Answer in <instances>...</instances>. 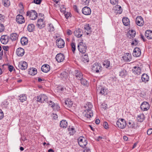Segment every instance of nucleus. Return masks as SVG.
Instances as JSON below:
<instances>
[{
	"instance_id": "nucleus-53",
	"label": "nucleus",
	"mask_w": 152,
	"mask_h": 152,
	"mask_svg": "<svg viewBox=\"0 0 152 152\" xmlns=\"http://www.w3.org/2000/svg\"><path fill=\"white\" fill-rule=\"evenodd\" d=\"M138 40L135 39L132 43V45H136L138 44Z\"/></svg>"
},
{
	"instance_id": "nucleus-54",
	"label": "nucleus",
	"mask_w": 152,
	"mask_h": 152,
	"mask_svg": "<svg viewBox=\"0 0 152 152\" xmlns=\"http://www.w3.org/2000/svg\"><path fill=\"white\" fill-rule=\"evenodd\" d=\"M4 29V26L2 24H0V32L3 31Z\"/></svg>"
},
{
	"instance_id": "nucleus-25",
	"label": "nucleus",
	"mask_w": 152,
	"mask_h": 152,
	"mask_svg": "<svg viewBox=\"0 0 152 152\" xmlns=\"http://www.w3.org/2000/svg\"><path fill=\"white\" fill-rule=\"evenodd\" d=\"M92 107L93 106L91 103L88 102L84 106V110H88L90 112Z\"/></svg>"
},
{
	"instance_id": "nucleus-28",
	"label": "nucleus",
	"mask_w": 152,
	"mask_h": 152,
	"mask_svg": "<svg viewBox=\"0 0 152 152\" xmlns=\"http://www.w3.org/2000/svg\"><path fill=\"white\" fill-rule=\"evenodd\" d=\"M73 102L70 99H67L65 101V104L66 107L70 108L72 107Z\"/></svg>"
},
{
	"instance_id": "nucleus-50",
	"label": "nucleus",
	"mask_w": 152,
	"mask_h": 152,
	"mask_svg": "<svg viewBox=\"0 0 152 152\" xmlns=\"http://www.w3.org/2000/svg\"><path fill=\"white\" fill-rule=\"evenodd\" d=\"M64 16H65V18L67 19L70 16V12H64Z\"/></svg>"
},
{
	"instance_id": "nucleus-6",
	"label": "nucleus",
	"mask_w": 152,
	"mask_h": 152,
	"mask_svg": "<svg viewBox=\"0 0 152 152\" xmlns=\"http://www.w3.org/2000/svg\"><path fill=\"white\" fill-rule=\"evenodd\" d=\"M37 101L41 103L44 102V101L48 102V97L45 94H41L37 97Z\"/></svg>"
},
{
	"instance_id": "nucleus-12",
	"label": "nucleus",
	"mask_w": 152,
	"mask_h": 152,
	"mask_svg": "<svg viewBox=\"0 0 152 152\" xmlns=\"http://www.w3.org/2000/svg\"><path fill=\"white\" fill-rule=\"evenodd\" d=\"M17 22L20 24H22L25 22V19L24 17L21 15H18L16 18Z\"/></svg>"
},
{
	"instance_id": "nucleus-11",
	"label": "nucleus",
	"mask_w": 152,
	"mask_h": 152,
	"mask_svg": "<svg viewBox=\"0 0 152 152\" xmlns=\"http://www.w3.org/2000/svg\"><path fill=\"white\" fill-rule=\"evenodd\" d=\"M140 108L143 111H147L150 108V105L147 102H144L141 105Z\"/></svg>"
},
{
	"instance_id": "nucleus-48",
	"label": "nucleus",
	"mask_w": 152,
	"mask_h": 152,
	"mask_svg": "<svg viewBox=\"0 0 152 152\" xmlns=\"http://www.w3.org/2000/svg\"><path fill=\"white\" fill-rule=\"evenodd\" d=\"M71 47L73 53H74L75 50V43L74 42L71 43Z\"/></svg>"
},
{
	"instance_id": "nucleus-21",
	"label": "nucleus",
	"mask_w": 152,
	"mask_h": 152,
	"mask_svg": "<svg viewBox=\"0 0 152 152\" xmlns=\"http://www.w3.org/2000/svg\"><path fill=\"white\" fill-rule=\"evenodd\" d=\"M132 71L133 73L135 75H139L141 73V68L138 66H134L133 69Z\"/></svg>"
},
{
	"instance_id": "nucleus-1",
	"label": "nucleus",
	"mask_w": 152,
	"mask_h": 152,
	"mask_svg": "<svg viewBox=\"0 0 152 152\" xmlns=\"http://www.w3.org/2000/svg\"><path fill=\"white\" fill-rule=\"evenodd\" d=\"M87 46L85 43L82 42H79L77 45V48L79 51L82 53H85L86 52Z\"/></svg>"
},
{
	"instance_id": "nucleus-34",
	"label": "nucleus",
	"mask_w": 152,
	"mask_h": 152,
	"mask_svg": "<svg viewBox=\"0 0 152 152\" xmlns=\"http://www.w3.org/2000/svg\"><path fill=\"white\" fill-rule=\"evenodd\" d=\"M18 99L22 102H23L27 99V97L26 94H22L18 96Z\"/></svg>"
},
{
	"instance_id": "nucleus-17",
	"label": "nucleus",
	"mask_w": 152,
	"mask_h": 152,
	"mask_svg": "<svg viewBox=\"0 0 152 152\" xmlns=\"http://www.w3.org/2000/svg\"><path fill=\"white\" fill-rule=\"evenodd\" d=\"M82 13L86 15H89L91 14V10L90 8L87 7H83L82 10Z\"/></svg>"
},
{
	"instance_id": "nucleus-19",
	"label": "nucleus",
	"mask_w": 152,
	"mask_h": 152,
	"mask_svg": "<svg viewBox=\"0 0 152 152\" xmlns=\"http://www.w3.org/2000/svg\"><path fill=\"white\" fill-rule=\"evenodd\" d=\"M8 36L7 35H4L1 36L0 40L1 43L4 44H7L9 41Z\"/></svg>"
},
{
	"instance_id": "nucleus-22",
	"label": "nucleus",
	"mask_w": 152,
	"mask_h": 152,
	"mask_svg": "<svg viewBox=\"0 0 152 152\" xmlns=\"http://www.w3.org/2000/svg\"><path fill=\"white\" fill-rule=\"evenodd\" d=\"M41 69L43 72L47 73L50 71V66L48 64H44L41 67Z\"/></svg>"
},
{
	"instance_id": "nucleus-15",
	"label": "nucleus",
	"mask_w": 152,
	"mask_h": 152,
	"mask_svg": "<svg viewBox=\"0 0 152 152\" xmlns=\"http://www.w3.org/2000/svg\"><path fill=\"white\" fill-rule=\"evenodd\" d=\"M18 67L21 70H25L27 68V64L25 61H20L19 63Z\"/></svg>"
},
{
	"instance_id": "nucleus-58",
	"label": "nucleus",
	"mask_w": 152,
	"mask_h": 152,
	"mask_svg": "<svg viewBox=\"0 0 152 152\" xmlns=\"http://www.w3.org/2000/svg\"><path fill=\"white\" fill-rule=\"evenodd\" d=\"M34 2L37 4H40L41 2V0H34Z\"/></svg>"
},
{
	"instance_id": "nucleus-10",
	"label": "nucleus",
	"mask_w": 152,
	"mask_h": 152,
	"mask_svg": "<svg viewBox=\"0 0 152 152\" xmlns=\"http://www.w3.org/2000/svg\"><path fill=\"white\" fill-rule=\"evenodd\" d=\"M56 43L57 46L59 48H62L64 46V41L62 39H58L56 41Z\"/></svg>"
},
{
	"instance_id": "nucleus-27",
	"label": "nucleus",
	"mask_w": 152,
	"mask_h": 152,
	"mask_svg": "<svg viewBox=\"0 0 152 152\" xmlns=\"http://www.w3.org/2000/svg\"><path fill=\"white\" fill-rule=\"evenodd\" d=\"M145 35L148 39H152V31L151 30H147L145 32Z\"/></svg>"
},
{
	"instance_id": "nucleus-57",
	"label": "nucleus",
	"mask_w": 152,
	"mask_h": 152,
	"mask_svg": "<svg viewBox=\"0 0 152 152\" xmlns=\"http://www.w3.org/2000/svg\"><path fill=\"white\" fill-rule=\"evenodd\" d=\"M103 125L105 129H107L108 128V124L106 122H105L103 123Z\"/></svg>"
},
{
	"instance_id": "nucleus-9",
	"label": "nucleus",
	"mask_w": 152,
	"mask_h": 152,
	"mask_svg": "<svg viewBox=\"0 0 152 152\" xmlns=\"http://www.w3.org/2000/svg\"><path fill=\"white\" fill-rule=\"evenodd\" d=\"M97 91L99 94L104 96L107 95L108 92L107 89L101 86L98 88L97 90Z\"/></svg>"
},
{
	"instance_id": "nucleus-26",
	"label": "nucleus",
	"mask_w": 152,
	"mask_h": 152,
	"mask_svg": "<svg viewBox=\"0 0 152 152\" xmlns=\"http://www.w3.org/2000/svg\"><path fill=\"white\" fill-rule=\"evenodd\" d=\"M115 12L117 14H121L122 12V9L121 7L118 5L115 6Z\"/></svg>"
},
{
	"instance_id": "nucleus-24",
	"label": "nucleus",
	"mask_w": 152,
	"mask_h": 152,
	"mask_svg": "<svg viewBox=\"0 0 152 152\" xmlns=\"http://www.w3.org/2000/svg\"><path fill=\"white\" fill-rule=\"evenodd\" d=\"M75 75L76 78L80 80L83 77V74L80 71L76 70L75 71Z\"/></svg>"
},
{
	"instance_id": "nucleus-49",
	"label": "nucleus",
	"mask_w": 152,
	"mask_h": 152,
	"mask_svg": "<svg viewBox=\"0 0 152 152\" xmlns=\"http://www.w3.org/2000/svg\"><path fill=\"white\" fill-rule=\"evenodd\" d=\"M89 0H82V2L84 5H88L89 3Z\"/></svg>"
},
{
	"instance_id": "nucleus-2",
	"label": "nucleus",
	"mask_w": 152,
	"mask_h": 152,
	"mask_svg": "<svg viewBox=\"0 0 152 152\" xmlns=\"http://www.w3.org/2000/svg\"><path fill=\"white\" fill-rule=\"evenodd\" d=\"M91 67L92 70L94 72L98 73L102 71V67L99 63H96L93 64Z\"/></svg>"
},
{
	"instance_id": "nucleus-7",
	"label": "nucleus",
	"mask_w": 152,
	"mask_h": 152,
	"mask_svg": "<svg viewBox=\"0 0 152 152\" xmlns=\"http://www.w3.org/2000/svg\"><path fill=\"white\" fill-rule=\"evenodd\" d=\"M44 20L43 18H40L38 19L37 21V26L39 29L42 28L45 26V23Z\"/></svg>"
},
{
	"instance_id": "nucleus-46",
	"label": "nucleus",
	"mask_w": 152,
	"mask_h": 152,
	"mask_svg": "<svg viewBox=\"0 0 152 152\" xmlns=\"http://www.w3.org/2000/svg\"><path fill=\"white\" fill-rule=\"evenodd\" d=\"M69 133L70 135H73L75 132L74 129L73 128H69Z\"/></svg>"
},
{
	"instance_id": "nucleus-38",
	"label": "nucleus",
	"mask_w": 152,
	"mask_h": 152,
	"mask_svg": "<svg viewBox=\"0 0 152 152\" xmlns=\"http://www.w3.org/2000/svg\"><path fill=\"white\" fill-rule=\"evenodd\" d=\"M35 26L33 24H30L28 25L27 27L28 30L30 32H32L34 30Z\"/></svg>"
},
{
	"instance_id": "nucleus-62",
	"label": "nucleus",
	"mask_w": 152,
	"mask_h": 152,
	"mask_svg": "<svg viewBox=\"0 0 152 152\" xmlns=\"http://www.w3.org/2000/svg\"><path fill=\"white\" fill-rule=\"evenodd\" d=\"M13 69V67L11 65H9L8 66V69L11 72L12 71Z\"/></svg>"
},
{
	"instance_id": "nucleus-42",
	"label": "nucleus",
	"mask_w": 152,
	"mask_h": 152,
	"mask_svg": "<svg viewBox=\"0 0 152 152\" xmlns=\"http://www.w3.org/2000/svg\"><path fill=\"white\" fill-rule=\"evenodd\" d=\"M2 2L5 7H8L10 5V1L9 0H2Z\"/></svg>"
},
{
	"instance_id": "nucleus-5",
	"label": "nucleus",
	"mask_w": 152,
	"mask_h": 152,
	"mask_svg": "<svg viewBox=\"0 0 152 152\" xmlns=\"http://www.w3.org/2000/svg\"><path fill=\"white\" fill-rule=\"evenodd\" d=\"M78 143L81 147H84L87 144V141L84 137H81L78 139Z\"/></svg>"
},
{
	"instance_id": "nucleus-45",
	"label": "nucleus",
	"mask_w": 152,
	"mask_h": 152,
	"mask_svg": "<svg viewBox=\"0 0 152 152\" xmlns=\"http://www.w3.org/2000/svg\"><path fill=\"white\" fill-rule=\"evenodd\" d=\"M129 34L132 37H135L136 35V32L134 30H132L129 31Z\"/></svg>"
},
{
	"instance_id": "nucleus-31",
	"label": "nucleus",
	"mask_w": 152,
	"mask_h": 152,
	"mask_svg": "<svg viewBox=\"0 0 152 152\" xmlns=\"http://www.w3.org/2000/svg\"><path fill=\"white\" fill-rule=\"evenodd\" d=\"M37 69L34 68H30L28 71L29 74L33 76L37 74Z\"/></svg>"
},
{
	"instance_id": "nucleus-13",
	"label": "nucleus",
	"mask_w": 152,
	"mask_h": 152,
	"mask_svg": "<svg viewBox=\"0 0 152 152\" xmlns=\"http://www.w3.org/2000/svg\"><path fill=\"white\" fill-rule=\"evenodd\" d=\"M56 58L58 62H63L64 60L65 56L63 54L60 53L56 55Z\"/></svg>"
},
{
	"instance_id": "nucleus-47",
	"label": "nucleus",
	"mask_w": 152,
	"mask_h": 152,
	"mask_svg": "<svg viewBox=\"0 0 152 152\" xmlns=\"http://www.w3.org/2000/svg\"><path fill=\"white\" fill-rule=\"evenodd\" d=\"M124 60L126 61H129L131 59V57H128L126 56L123 57Z\"/></svg>"
},
{
	"instance_id": "nucleus-63",
	"label": "nucleus",
	"mask_w": 152,
	"mask_h": 152,
	"mask_svg": "<svg viewBox=\"0 0 152 152\" xmlns=\"http://www.w3.org/2000/svg\"><path fill=\"white\" fill-rule=\"evenodd\" d=\"M2 104L5 106H6L8 104V102L7 100H5L2 102Z\"/></svg>"
},
{
	"instance_id": "nucleus-8",
	"label": "nucleus",
	"mask_w": 152,
	"mask_h": 152,
	"mask_svg": "<svg viewBox=\"0 0 152 152\" xmlns=\"http://www.w3.org/2000/svg\"><path fill=\"white\" fill-rule=\"evenodd\" d=\"M136 23L140 26H142L144 23L143 19L141 16H137L136 18Z\"/></svg>"
},
{
	"instance_id": "nucleus-44",
	"label": "nucleus",
	"mask_w": 152,
	"mask_h": 152,
	"mask_svg": "<svg viewBox=\"0 0 152 152\" xmlns=\"http://www.w3.org/2000/svg\"><path fill=\"white\" fill-rule=\"evenodd\" d=\"M80 82L83 85H86L87 84V81L84 79L82 78V79H80Z\"/></svg>"
},
{
	"instance_id": "nucleus-32",
	"label": "nucleus",
	"mask_w": 152,
	"mask_h": 152,
	"mask_svg": "<svg viewBox=\"0 0 152 152\" xmlns=\"http://www.w3.org/2000/svg\"><path fill=\"white\" fill-rule=\"evenodd\" d=\"M145 117L144 114H140L138 115L137 117V120L138 121L142 122L144 120Z\"/></svg>"
},
{
	"instance_id": "nucleus-39",
	"label": "nucleus",
	"mask_w": 152,
	"mask_h": 152,
	"mask_svg": "<svg viewBox=\"0 0 152 152\" xmlns=\"http://www.w3.org/2000/svg\"><path fill=\"white\" fill-rule=\"evenodd\" d=\"M127 126L129 128H133L135 126V124L134 122L132 121H129L128 123L127 124Z\"/></svg>"
},
{
	"instance_id": "nucleus-35",
	"label": "nucleus",
	"mask_w": 152,
	"mask_h": 152,
	"mask_svg": "<svg viewBox=\"0 0 152 152\" xmlns=\"http://www.w3.org/2000/svg\"><path fill=\"white\" fill-rule=\"evenodd\" d=\"M68 73L65 71L62 72L60 75V77L62 79H66L68 77Z\"/></svg>"
},
{
	"instance_id": "nucleus-29",
	"label": "nucleus",
	"mask_w": 152,
	"mask_h": 152,
	"mask_svg": "<svg viewBox=\"0 0 152 152\" xmlns=\"http://www.w3.org/2000/svg\"><path fill=\"white\" fill-rule=\"evenodd\" d=\"M18 35L16 33H12L10 34V39L12 41H15L18 39Z\"/></svg>"
},
{
	"instance_id": "nucleus-20",
	"label": "nucleus",
	"mask_w": 152,
	"mask_h": 152,
	"mask_svg": "<svg viewBox=\"0 0 152 152\" xmlns=\"http://www.w3.org/2000/svg\"><path fill=\"white\" fill-rule=\"evenodd\" d=\"M142 81L145 83L148 82L149 80V76L146 74H143L142 75L141 77Z\"/></svg>"
},
{
	"instance_id": "nucleus-36",
	"label": "nucleus",
	"mask_w": 152,
	"mask_h": 152,
	"mask_svg": "<svg viewBox=\"0 0 152 152\" xmlns=\"http://www.w3.org/2000/svg\"><path fill=\"white\" fill-rule=\"evenodd\" d=\"M122 22L123 24L125 26H128L129 24V20L127 18H124L122 19Z\"/></svg>"
},
{
	"instance_id": "nucleus-51",
	"label": "nucleus",
	"mask_w": 152,
	"mask_h": 152,
	"mask_svg": "<svg viewBox=\"0 0 152 152\" xmlns=\"http://www.w3.org/2000/svg\"><path fill=\"white\" fill-rule=\"evenodd\" d=\"M48 104L49 105H51L52 108L53 109H55L54 107L55 106V104L52 101H50Z\"/></svg>"
},
{
	"instance_id": "nucleus-3",
	"label": "nucleus",
	"mask_w": 152,
	"mask_h": 152,
	"mask_svg": "<svg viewBox=\"0 0 152 152\" xmlns=\"http://www.w3.org/2000/svg\"><path fill=\"white\" fill-rule=\"evenodd\" d=\"M26 15L30 18L31 19L35 20L37 18V13L36 11L31 10L27 12Z\"/></svg>"
},
{
	"instance_id": "nucleus-59",
	"label": "nucleus",
	"mask_w": 152,
	"mask_h": 152,
	"mask_svg": "<svg viewBox=\"0 0 152 152\" xmlns=\"http://www.w3.org/2000/svg\"><path fill=\"white\" fill-rule=\"evenodd\" d=\"M83 152H91L90 149L87 147H86L84 150Z\"/></svg>"
},
{
	"instance_id": "nucleus-55",
	"label": "nucleus",
	"mask_w": 152,
	"mask_h": 152,
	"mask_svg": "<svg viewBox=\"0 0 152 152\" xmlns=\"http://www.w3.org/2000/svg\"><path fill=\"white\" fill-rule=\"evenodd\" d=\"M4 117V113L2 110L0 109V120L2 119Z\"/></svg>"
},
{
	"instance_id": "nucleus-64",
	"label": "nucleus",
	"mask_w": 152,
	"mask_h": 152,
	"mask_svg": "<svg viewBox=\"0 0 152 152\" xmlns=\"http://www.w3.org/2000/svg\"><path fill=\"white\" fill-rule=\"evenodd\" d=\"M53 118L54 119H56L58 118V115L57 114H53Z\"/></svg>"
},
{
	"instance_id": "nucleus-30",
	"label": "nucleus",
	"mask_w": 152,
	"mask_h": 152,
	"mask_svg": "<svg viewBox=\"0 0 152 152\" xmlns=\"http://www.w3.org/2000/svg\"><path fill=\"white\" fill-rule=\"evenodd\" d=\"M47 29L48 31L52 32L55 30V28L52 24L50 23L47 26Z\"/></svg>"
},
{
	"instance_id": "nucleus-23",
	"label": "nucleus",
	"mask_w": 152,
	"mask_h": 152,
	"mask_svg": "<svg viewBox=\"0 0 152 152\" xmlns=\"http://www.w3.org/2000/svg\"><path fill=\"white\" fill-rule=\"evenodd\" d=\"M24 50L22 48H19L17 49L16 53L19 56H23L24 55Z\"/></svg>"
},
{
	"instance_id": "nucleus-4",
	"label": "nucleus",
	"mask_w": 152,
	"mask_h": 152,
	"mask_svg": "<svg viewBox=\"0 0 152 152\" xmlns=\"http://www.w3.org/2000/svg\"><path fill=\"white\" fill-rule=\"evenodd\" d=\"M126 125L125 120L122 118H119L116 122L117 127L121 129L124 128Z\"/></svg>"
},
{
	"instance_id": "nucleus-43",
	"label": "nucleus",
	"mask_w": 152,
	"mask_h": 152,
	"mask_svg": "<svg viewBox=\"0 0 152 152\" xmlns=\"http://www.w3.org/2000/svg\"><path fill=\"white\" fill-rule=\"evenodd\" d=\"M127 75V72L125 70H123L120 72V75L123 77H125Z\"/></svg>"
},
{
	"instance_id": "nucleus-61",
	"label": "nucleus",
	"mask_w": 152,
	"mask_h": 152,
	"mask_svg": "<svg viewBox=\"0 0 152 152\" xmlns=\"http://www.w3.org/2000/svg\"><path fill=\"white\" fill-rule=\"evenodd\" d=\"M3 49L5 51H7L9 49V47L8 46H3L2 47Z\"/></svg>"
},
{
	"instance_id": "nucleus-60",
	"label": "nucleus",
	"mask_w": 152,
	"mask_h": 152,
	"mask_svg": "<svg viewBox=\"0 0 152 152\" xmlns=\"http://www.w3.org/2000/svg\"><path fill=\"white\" fill-rule=\"evenodd\" d=\"M152 134V129H149L147 131V134L148 135H150Z\"/></svg>"
},
{
	"instance_id": "nucleus-56",
	"label": "nucleus",
	"mask_w": 152,
	"mask_h": 152,
	"mask_svg": "<svg viewBox=\"0 0 152 152\" xmlns=\"http://www.w3.org/2000/svg\"><path fill=\"white\" fill-rule=\"evenodd\" d=\"M91 28L90 27L89 25L88 24H86L85 25L84 28L87 30H90Z\"/></svg>"
},
{
	"instance_id": "nucleus-37",
	"label": "nucleus",
	"mask_w": 152,
	"mask_h": 152,
	"mask_svg": "<svg viewBox=\"0 0 152 152\" xmlns=\"http://www.w3.org/2000/svg\"><path fill=\"white\" fill-rule=\"evenodd\" d=\"M67 122L66 120H62L60 122V125L61 127L63 128H66L67 126Z\"/></svg>"
},
{
	"instance_id": "nucleus-14",
	"label": "nucleus",
	"mask_w": 152,
	"mask_h": 152,
	"mask_svg": "<svg viewBox=\"0 0 152 152\" xmlns=\"http://www.w3.org/2000/svg\"><path fill=\"white\" fill-rule=\"evenodd\" d=\"M141 55L140 49L138 48H135L134 50L133 55L135 57H138Z\"/></svg>"
},
{
	"instance_id": "nucleus-18",
	"label": "nucleus",
	"mask_w": 152,
	"mask_h": 152,
	"mask_svg": "<svg viewBox=\"0 0 152 152\" xmlns=\"http://www.w3.org/2000/svg\"><path fill=\"white\" fill-rule=\"evenodd\" d=\"M74 34L76 37L79 38L82 36L83 31L81 29H76L74 32Z\"/></svg>"
},
{
	"instance_id": "nucleus-16",
	"label": "nucleus",
	"mask_w": 152,
	"mask_h": 152,
	"mask_svg": "<svg viewBox=\"0 0 152 152\" xmlns=\"http://www.w3.org/2000/svg\"><path fill=\"white\" fill-rule=\"evenodd\" d=\"M88 111V110H84L83 114L85 117L89 118L93 116V113L91 110L90 112Z\"/></svg>"
},
{
	"instance_id": "nucleus-41",
	"label": "nucleus",
	"mask_w": 152,
	"mask_h": 152,
	"mask_svg": "<svg viewBox=\"0 0 152 152\" xmlns=\"http://www.w3.org/2000/svg\"><path fill=\"white\" fill-rule=\"evenodd\" d=\"M82 60L84 62H88L89 61L88 56L86 55H84L83 56Z\"/></svg>"
},
{
	"instance_id": "nucleus-33",
	"label": "nucleus",
	"mask_w": 152,
	"mask_h": 152,
	"mask_svg": "<svg viewBox=\"0 0 152 152\" xmlns=\"http://www.w3.org/2000/svg\"><path fill=\"white\" fill-rule=\"evenodd\" d=\"M20 42L22 45H25L27 44L28 42V39L26 37H22L21 39Z\"/></svg>"
},
{
	"instance_id": "nucleus-52",
	"label": "nucleus",
	"mask_w": 152,
	"mask_h": 152,
	"mask_svg": "<svg viewBox=\"0 0 152 152\" xmlns=\"http://www.w3.org/2000/svg\"><path fill=\"white\" fill-rule=\"evenodd\" d=\"M111 3L113 4H117L118 0H110Z\"/></svg>"
},
{
	"instance_id": "nucleus-40",
	"label": "nucleus",
	"mask_w": 152,
	"mask_h": 152,
	"mask_svg": "<svg viewBox=\"0 0 152 152\" xmlns=\"http://www.w3.org/2000/svg\"><path fill=\"white\" fill-rule=\"evenodd\" d=\"M103 65L106 68H108L110 66V61L108 60H105L104 61L103 63Z\"/></svg>"
}]
</instances>
